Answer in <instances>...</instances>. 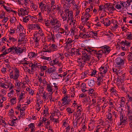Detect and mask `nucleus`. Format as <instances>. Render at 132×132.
I'll use <instances>...</instances> for the list:
<instances>
[{
  "mask_svg": "<svg viewBox=\"0 0 132 132\" xmlns=\"http://www.w3.org/2000/svg\"><path fill=\"white\" fill-rule=\"evenodd\" d=\"M92 47L85 48L82 51V58L80 59L77 61L78 65L80 67L81 70L84 67L87 61H89L91 58L90 55L92 53Z\"/></svg>",
  "mask_w": 132,
  "mask_h": 132,
  "instance_id": "f257e3e1",
  "label": "nucleus"
},
{
  "mask_svg": "<svg viewBox=\"0 0 132 132\" xmlns=\"http://www.w3.org/2000/svg\"><path fill=\"white\" fill-rule=\"evenodd\" d=\"M44 24L45 25L48 27H49L50 24L54 30H57L61 26V23L57 18H52L50 20L45 19L44 20Z\"/></svg>",
  "mask_w": 132,
  "mask_h": 132,
  "instance_id": "f03ea898",
  "label": "nucleus"
},
{
  "mask_svg": "<svg viewBox=\"0 0 132 132\" xmlns=\"http://www.w3.org/2000/svg\"><path fill=\"white\" fill-rule=\"evenodd\" d=\"M58 50L57 46L54 44H52L51 45H47L46 43H45L43 45L42 49L43 51L44 52L51 53L56 51Z\"/></svg>",
  "mask_w": 132,
  "mask_h": 132,
  "instance_id": "7ed1b4c3",
  "label": "nucleus"
},
{
  "mask_svg": "<svg viewBox=\"0 0 132 132\" xmlns=\"http://www.w3.org/2000/svg\"><path fill=\"white\" fill-rule=\"evenodd\" d=\"M14 74H13V71H11L9 74L10 78L11 79H13L16 80L18 79L20 76V71L17 68H15L14 69Z\"/></svg>",
  "mask_w": 132,
  "mask_h": 132,
  "instance_id": "20e7f679",
  "label": "nucleus"
},
{
  "mask_svg": "<svg viewBox=\"0 0 132 132\" xmlns=\"http://www.w3.org/2000/svg\"><path fill=\"white\" fill-rule=\"evenodd\" d=\"M18 14L19 16H25L28 14L29 12L28 7H24V8H20L18 10Z\"/></svg>",
  "mask_w": 132,
  "mask_h": 132,
  "instance_id": "39448f33",
  "label": "nucleus"
},
{
  "mask_svg": "<svg viewBox=\"0 0 132 132\" xmlns=\"http://www.w3.org/2000/svg\"><path fill=\"white\" fill-rule=\"evenodd\" d=\"M105 79H103V75H98L96 82L97 86L102 85L103 84L105 83Z\"/></svg>",
  "mask_w": 132,
  "mask_h": 132,
  "instance_id": "423d86ee",
  "label": "nucleus"
},
{
  "mask_svg": "<svg viewBox=\"0 0 132 132\" xmlns=\"http://www.w3.org/2000/svg\"><path fill=\"white\" fill-rule=\"evenodd\" d=\"M26 49L20 47L14 46V53L17 55H20L22 54L23 52H26Z\"/></svg>",
  "mask_w": 132,
  "mask_h": 132,
  "instance_id": "0eeeda50",
  "label": "nucleus"
},
{
  "mask_svg": "<svg viewBox=\"0 0 132 132\" xmlns=\"http://www.w3.org/2000/svg\"><path fill=\"white\" fill-rule=\"evenodd\" d=\"M28 30L30 32L32 30H35L37 29H40V26L38 24H28L27 26Z\"/></svg>",
  "mask_w": 132,
  "mask_h": 132,
  "instance_id": "6e6552de",
  "label": "nucleus"
},
{
  "mask_svg": "<svg viewBox=\"0 0 132 132\" xmlns=\"http://www.w3.org/2000/svg\"><path fill=\"white\" fill-rule=\"evenodd\" d=\"M68 10H66L65 13V14L68 18L67 22L68 23L69 22L70 20H72V19H73V13L72 11L71 10L69 11Z\"/></svg>",
  "mask_w": 132,
  "mask_h": 132,
  "instance_id": "1a4fd4ad",
  "label": "nucleus"
},
{
  "mask_svg": "<svg viewBox=\"0 0 132 132\" xmlns=\"http://www.w3.org/2000/svg\"><path fill=\"white\" fill-rule=\"evenodd\" d=\"M109 68L108 65L107 64L103 66H102L100 68V73L101 75L105 74L107 72Z\"/></svg>",
  "mask_w": 132,
  "mask_h": 132,
  "instance_id": "9d476101",
  "label": "nucleus"
},
{
  "mask_svg": "<svg viewBox=\"0 0 132 132\" xmlns=\"http://www.w3.org/2000/svg\"><path fill=\"white\" fill-rule=\"evenodd\" d=\"M92 53H93L95 54L96 55L98 59H99L102 56L103 54L104 53L103 50H100L98 51L95 50L92 47Z\"/></svg>",
  "mask_w": 132,
  "mask_h": 132,
  "instance_id": "9b49d317",
  "label": "nucleus"
},
{
  "mask_svg": "<svg viewBox=\"0 0 132 132\" xmlns=\"http://www.w3.org/2000/svg\"><path fill=\"white\" fill-rule=\"evenodd\" d=\"M89 11L88 9H86L85 10V12L83 18H82V16L81 17V20H84V21L85 22H86L89 20V18L90 16V12Z\"/></svg>",
  "mask_w": 132,
  "mask_h": 132,
  "instance_id": "f8f14e48",
  "label": "nucleus"
},
{
  "mask_svg": "<svg viewBox=\"0 0 132 132\" xmlns=\"http://www.w3.org/2000/svg\"><path fill=\"white\" fill-rule=\"evenodd\" d=\"M65 41L66 42L65 44L66 45L65 46V48L67 49L71 48L72 46L71 43L73 41L72 39L70 38H66L65 39Z\"/></svg>",
  "mask_w": 132,
  "mask_h": 132,
  "instance_id": "ddd939ff",
  "label": "nucleus"
},
{
  "mask_svg": "<svg viewBox=\"0 0 132 132\" xmlns=\"http://www.w3.org/2000/svg\"><path fill=\"white\" fill-rule=\"evenodd\" d=\"M120 120L119 125H123L127 122L126 121L127 118L124 116L121 112H120Z\"/></svg>",
  "mask_w": 132,
  "mask_h": 132,
  "instance_id": "4468645a",
  "label": "nucleus"
},
{
  "mask_svg": "<svg viewBox=\"0 0 132 132\" xmlns=\"http://www.w3.org/2000/svg\"><path fill=\"white\" fill-rule=\"evenodd\" d=\"M115 62L117 65H119L118 67L120 68L121 65H123L125 63V60L123 59L120 57H117L115 60Z\"/></svg>",
  "mask_w": 132,
  "mask_h": 132,
  "instance_id": "2eb2a0df",
  "label": "nucleus"
},
{
  "mask_svg": "<svg viewBox=\"0 0 132 132\" xmlns=\"http://www.w3.org/2000/svg\"><path fill=\"white\" fill-rule=\"evenodd\" d=\"M38 4L39 5V7L40 10L43 12H44L47 6L48 5L45 4L44 3V2L42 1L40 2H38Z\"/></svg>",
  "mask_w": 132,
  "mask_h": 132,
  "instance_id": "dca6fc26",
  "label": "nucleus"
},
{
  "mask_svg": "<svg viewBox=\"0 0 132 132\" xmlns=\"http://www.w3.org/2000/svg\"><path fill=\"white\" fill-rule=\"evenodd\" d=\"M40 64L37 62H34V63H31L29 64L30 67H31V72H34V70L35 69L37 68H39Z\"/></svg>",
  "mask_w": 132,
  "mask_h": 132,
  "instance_id": "f3484780",
  "label": "nucleus"
},
{
  "mask_svg": "<svg viewBox=\"0 0 132 132\" xmlns=\"http://www.w3.org/2000/svg\"><path fill=\"white\" fill-rule=\"evenodd\" d=\"M53 94L52 93H46L44 92L43 93L42 97L44 101H46L48 100V98L51 96H52Z\"/></svg>",
  "mask_w": 132,
  "mask_h": 132,
  "instance_id": "a211bd4d",
  "label": "nucleus"
},
{
  "mask_svg": "<svg viewBox=\"0 0 132 132\" xmlns=\"http://www.w3.org/2000/svg\"><path fill=\"white\" fill-rule=\"evenodd\" d=\"M46 86V89L47 91L49 92L52 93L53 94V86L51 85V83L50 82L48 84H47Z\"/></svg>",
  "mask_w": 132,
  "mask_h": 132,
  "instance_id": "6ab92c4d",
  "label": "nucleus"
},
{
  "mask_svg": "<svg viewBox=\"0 0 132 132\" xmlns=\"http://www.w3.org/2000/svg\"><path fill=\"white\" fill-rule=\"evenodd\" d=\"M101 47L102 49H104L103 51L104 52V53L106 54L109 53L110 51L111 50L110 47L106 45L102 46Z\"/></svg>",
  "mask_w": 132,
  "mask_h": 132,
  "instance_id": "aec40b11",
  "label": "nucleus"
},
{
  "mask_svg": "<svg viewBox=\"0 0 132 132\" xmlns=\"http://www.w3.org/2000/svg\"><path fill=\"white\" fill-rule=\"evenodd\" d=\"M37 29L38 30V31L36 34V36H38L39 37H40V38H43V37H44V32L42 29L40 27V29Z\"/></svg>",
  "mask_w": 132,
  "mask_h": 132,
  "instance_id": "412c9836",
  "label": "nucleus"
},
{
  "mask_svg": "<svg viewBox=\"0 0 132 132\" xmlns=\"http://www.w3.org/2000/svg\"><path fill=\"white\" fill-rule=\"evenodd\" d=\"M88 38L89 37L93 38L94 36H97V33L93 31H90L87 32Z\"/></svg>",
  "mask_w": 132,
  "mask_h": 132,
  "instance_id": "4be33fe9",
  "label": "nucleus"
},
{
  "mask_svg": "<svg viewBox=\"0 0 132 132\" xmlns=\"http://www.w3.org/2000/svg\"><path fill=\"white\" fill-rule=\"evenodd\" d=\"M68 97L67 96H65L62 99V106L64 105H67L69 104V100H68Z\"/></svg>",
  "mask_w": 132,
  "mask_h": 132,
  "instance_id": "5701e85b",
  "label": "nucleus"
},
{
  "mask_svg": "<svg viewBox=\"0 0 132 132\" xmlns=\"http://www.w3.org/2000/svg\"><path fill=\"white\" fill-rule=\"evenodd\" d=\"M80 87L81 90L82 92H85L87 91V88L86 87V85L85 83L84 82L82 83Z\"/></svg>",
  "mask_w": 132,
  "mask_h": 132,
  "instance_id": "b1692460",
  "label": "nucleus"
},
{
  "mask_svg": "<svg viewBox=\"0 0 132 132\" xmlns=\"http://www.w3.org/2000/svg\"><path fill=\"white\" fill-rule=\"evenodd\" d=\"M38 54L37 53L31 52L28 53V56L30 59L35 58L37 56Z\"/></svg>",
  "mask_w": 132,
  "mask_h": 132,
  "instance_id": "393cba45",
  "label": "nucleus"
},
{
  "mask_svg": "<svg viewBox=\"0 0 132 132\" xmlns=\"http://www.w3.org/2000/svg\"><path fill=\"white\" fill-rule=\"evenodd\" d=\"M120 98L121 100L120 101V104H119L120 105L119 107L120 108L124 107L126 103L125 99L124 97H121Z\"/></svg>",
  "mask_w": 132,
  "mask_h": 132,
  "instance_id": "a878e982",
  "label": "nucleus"
},
{
  "mask_svg": "<svg viewBox=\"0 0 132 132\" xmlns=\"http://www.w3.org/2000/svg\"><path fill=\"white\" fill-rule=\"evenodd\" d=\"M48 39L52 40L53 42H55V37L53 33H52L51 32L48 34Z\"/></svg>",
  "mask_w": 132,
  "mask_h": 132,
  "instance_id": "bb28decb",
  "label": "nucleus"
},
{
  "mask_svg": "<svg viewBox=\"0 0 132 132\" xmlns=\"http://www.w3.org/2000/svg\"><path fill=\"white\" fill-rule=\"evenodd\" d=\"M25 95V94L23 93V92H21L20 95L18 96V100L19 102H23V99L24 97V96Z\"/></svg>",
  "mask_w": 132,
  "mask_h": 132,
  "instance_id": "cd10ccee",
  "label": "nucleus"
},
{
  "mask_svg": "<svg viewBox=\"0 0 132 132\" xmlns=\"http://www.w3.org/2000/svg\"><path fill=\"white\" fill-rule=\"evenodd\" d=\"M107 119H108L110 121L111 123L112 122V114L110 112H108V114L106 115Z\"/></svg>",
  "mask_w": 132,
  "mask_h": 132,
  "instance_id": "c85d7f7f",
  "label": "nucleus"
},
{
  "mask_svg": "<svg viewBox=\"0 0 132 132\" xmlns=\"http://www.w3.org/2000/svg\"><path fill=\"white\" fill-rule=\"evenodd\" d=\"M79 122V119H76L73 121V125L74 128H77L80 125V123Z\"/></svg>",
  "mask_w": 132,
  "mask_h": 132,
  "instance_id": "c756f323",
  "label": "nucleus"
},
{
  "mask_svg": "<svg viewBox=\"0 0 132 132\" xmlns=\"http://www.w3.org/2000/svg\"><path fill=\"white\" fill-rule=\"evenodd\" d=\"M56 71V68L54 66L52 67H50L47 69V72L50 74L53 73Z\"/></svg>",
  "mask_w": 132,
  "mask_h": 132,
  "instance_id": "7c9ffc66",
  "label": "nucleus"
},
{
  "mask_svg": "<svg viewBox=\"0 0 132 132\" xmlns=\"http://www.w3.org/2000/svg\"><path fill=\"white\" fill-rule=\"evenodd\" d=\"M30 7L31 9H32L36 11L37 10L38 6V4L36 3L35 4L33 3H32L30 5Z\"/></svg>",
  "mask_w": 132,
  "mask_h": 132,
  "instance_id": "2f4dec72",
  "label": "nucleus"
},
{
  "mask_svg": "<svg viewBox=\"0 0 132 132\" xmlns=\"http://www.w3.org/2000/svg\"><path fill=\"white\" fill-rule=\"evenodd\" d=\"M109 18H106L105 19L104 23H103L105 26L107 27L109 26L111 24V21L109 19Z\"/></svg>",
  "mask_w": 132,
  "mask_h": 132,
  "instance_id": "473e14b6",
  "label": "nucleus"
},
{
  "mask_svg": "<svg viewBox=\"0 0 132 132\" xmlns=\"http://www.w3.org/2000/svg\"><path fill=\"white\" fill-rule=\"evenodd\" d=\"M41 38L40 37H38V36H35L34 39V43L35 44V45L38 46L39 45L38 42Z\"/></svg>",
  "mask_w": 132,
  "mask_h": 132,
  "instance_id": "72a5a7b5",
  "label": "nucleus"
},
{
  "mask_svg": "<svg viewBox=\"0 0 132 132\" xmlns=\"http://www.w3.org/2000/svg\"><path fill=\"white\" fill-rule=\"evenodd\" d=\"M84 33L83 32H80L79 33V36H80V37L82 38H88L87 33H86V34H84Z\"/></svg>",
  "mask_w": 132,
  "mask_h": 132,
  "instance_id": "f704fd0d",
  "label": "nucleus"
},
{
  "mask_svg": "<svg viewBox=\"0 0 132 132\" xmlns=\"http://www.w3.org/2000/svg\"><path fill=\"white\" fill-rule=\"evenodd\" d=\"M39 68H40L42 72L45 71L46 72H47L46 70L47 69V67L46 66L44 65H40Z\"/></svg>",
  "mask_w": 132,
  "mask_h": 132,
  "instance_id": "c9c22d12",
  "label": "nucleus"
},
{
  "mask_svg": "<svg viewBox=\"0 0 132 132\" xmlns=\"http://www.w3.org/2000/svg\"><path fill=\"white\" fill-rule=\"evenodd\" d=\"M88 83L89 86L92 87L94 86L95 81L94 80H90L88 81Z\"/></svg>",
  "mask_w": 132,
  "mask_h": 132,
  "instance_id": "e433bc0d",
  "label": "nucleus"
},
{
  "mask_svg": "<svg viewBox=\"0 0 132 132\" xmlns=\"http://www.w3.org/2000/svg\"><path fill=\"white\" fill-rule=\"evenodd\" d=\"M76 21L74 20L73 19H72V20H70L69 22V24L70 25H73V26L72 28H75L76 26L77 25L76 23Z\"/></svg>",
  "mask_w": 132,
  "mask_h": 132,
  "instance_id": "4c0bfd02",
  "label": "nucleus"
},
{
  "mask_svg": "<svg viewBox=\"0 0 132 132\" xmlns=\"http://www.w3.org/2000/svg\"><path fill=\"white\" fill-rule=\"evenodd\" d=\"M26 35H22L21 34H19V37L18 40V42H21L23 41L24 40V37Z\"/></svg>",
  "mask_w": 132,
  "mask_h": 132,
  "instance_id": "58836bf2",
  "label": "nucleus"
},
{
  "mask_svg": "<svg viewBox=\"0 0 132 132\" xmlns=\"http://www.w3.org/2000/svg\"><path fill=\"white\" fill-rule=\"evenodd\" d=\"M60 16L63 20V22L65 23V21H66L67 20L68 18L67 17L65 14L63 15L62 14H61Z\"/></svg>",
  "mask_w": 132,
  "mask_h": 132,
  "instance_id": "ea45409f",
  "label": "nucleus"
},
{
  "mask_svg": "<svg viewBox=\"0 0 132 132\" xmlns=\"http://www.w3.org/2000/svg\"><path fill=\"white\" fill-rule=\"evenodd\" d=\"M110 127L109 126L108 127L105 126V127H101V129H102V132H108L109 131V129Z\"/></svg>",
  "mask_w": 132,
  "mask_h": 132,
  "instance_id": "a19ab883",
  "label": "nucleus"
},
{
  "mask_svg": "<svg viewBox=\"0 0 132 132\" xmlns=\"http://www.w3.org/2000/svg\"><path fill=\"white\" fill-rule=\"evenodd\" d=\"M40 56V59L50 61L51 60V57H47L46 56L42 55H41Z\"/></svg>",
  "mask_w": 132,
  "mask_h": 132,
  "instance_id": "79ce46f5",
  "label": "nucleus"
},
{
  "mask_svg": "<svg viewBox=\"0 0 132 132\" xmlns=\"http://www.w3.org/2000/svg\"><path fill=\"white\" fill-rule=\"evenodd\" d=\"M64 30L65 31V35H68V32H69V28L68 25L65 24L64 26Z\"/></svg>",
  "mask_w": 132,
  "mask_h": 132,
  "instance_id": "37998d69",
  "label": "nucleus"
},
{
  "mask_svg": "<svg viewBox=\"0 0 132 132\" xmlns=\"http://www.w3.org/2000/svg\"><path fill=\"white\" fill-rule=\"evenodd\" d=\"M79 1H78V3L77 4L74 5V7H73L74 10H75L81 9L80 6L79 4Z\"/></svg>",
  "mask_w": 132,
  "mask_h": 132,
  "instance_id": "c03bdc74",
  "label": "nucleus"
},
{
  "mask_svg": "<svg viewBox=\"0 0 132 132\" xmlns=\"http://www.w3.org/2000/svg\"><path fill=\"white\" fill-rule=\"evenodd\" d=\"M71 32L73 35H75L77 31V29L75 28H72L71 29Z\"/></svg>",
  "mask_w": 132,
  "mask_h": 132,
  "instance_id": "a18cd8bd",
  "label": "nucleus"
},
{
  "mask_svg": "<svg viewBox=\"0 0 132 132\" xmlns=\"http://www.w3.org/2000/svg\"><path fill=\"white\" fill-rule=\"evenodd\" d=\"M16 97H13L10 99V102L12 105H13L16 103Z\"/></svg>",
  "mask_w": 132,
  "mask_h": 132,
  "instance_id": "49530a36",
  "label": "nucleus"
},
{
  "mask_svg": "<svg viewBox=\"0 0 132 132\" xmlns=\"http://www.w3.org/2000/svg\"><path fill=\"white\" fill-rule=\"evenodd\" d=\"M116 10V9L114 8V6L112 5H110L108 10L109 11L110 13L112 12L113 11Z\"/></svg>",
  "mask_w": 132,
  "mask_h": 132,
  "instance_id": "de8ad7c7",
  "label": "nucleus"
},
{
  "mask_svg": "<svg viewBox=\"0 0 132 132\" xmlns=\"http://www.w3.org/2000/svg\"><path fill=\"white\" fill-rule=\"evenodd\" d=\"M45 11L47 12V14L50 15L51 12V9H50V6L48 5L47 6V8L46 9Z\"/></svg>",
  "mask_w": 132,
  "mask_h": 132,
  "instance_id": "09e8293b",
  "label": "nucleus"
},
{
  "mask_svg": "<svg viewBox=\"0 0 132 132\" xmlns=\"http://www.w3.org/2000/svg\"><path fill=\"white\" fill-rule=\"evenodd\" d=\"M51 77L53 79H59V75L57 73H53L52 74H51Z\"/></svg>",
  "mask_w": 132,
  "mask_h": 132,
  "instance_id": "8fccbe9b",
  "label": "nucleus"
},
{
  "mask_svg": "<svg viewBox=\"0 0 132 132\" xmlns=\"http://www.w3.org/2000/svg\"><path fill=\"white\" fill-rule=\"evenodd\" d=\"M88 94L89 95H91L92 94L95 92L93 88H90L88 90Z\"/></svg>",
  "mask_w": 132,
  "mask_h": 132,
  "instance_id": "3c124183",
  "label": "nucleus"
},
{
  "mask_svg": "<svg viewBox=\"0 0 132 132\" xmlns=\"http://www.w3.org/2000/svg\"><path fill=\"white\" fill-rule=\"evenodd\" d=\"M27 58H24L23 59H22L21 61H19V63L20 64H23L26 62H28V61H27Z\"/></svg>",
  "mask_w": 132,
  "mask_h": 132,
  "instance_id": "603ef678",
  "label": "nucleus"
},
{
  "mask_svg": "<svg viewBox=\"0 0 132 132\" xmlns=\"http://www.w3.org/2000/svg\"><path fill=\"white\" fill-rule=\"evenodd\" d=\"M17 79L15 81V86L17 87L18 88H19L20 86V83H21V82H20V81Z\"/></svg>",
  "mask_w": 132,
  "mask_h": 132,
  "instance_id": "864d4df0",
  "label": "nucleus"
},
{
  "mask_svg": "<svg viewBox=\"0 0 132 132\" xmlns=\"http://www.w3.org/2000/svg\"><path fill=\"white\" fill-rule=\"evenodd\" d=\"M56 56H58L59 58H60L61 60H63L64 58L63 53H58L56 54Z\"/></svg>",
  "mask_w": 132,
  "mask_h": 132,
  "instance_id": "5fc2aeb1",
  "label": "nucleus"
},
{
  "mask_svg": "<svg viewBox=\"0 0 132 132\" xmlns=\"http://www.w3.org/2000/svg\"><path fill=\"white\" fill-rule=\"evenodd\" d=\"M16 40L17 39H15L13 37H10L9 38V39L7 40V42H8L9 43L11 42H14L16 41Z\"/></svg>",
  "mask_w": 132,
  "mask_h": 132,
  "instance_id": "6e6d98bb",
  "label": "nucleus"
},
{
  "mask_svg": "<svg viewBox=\"0 0 132 132\" xmlns=\"http://www.w3.org/2000/svg\"><path fill=\"white\" fill-rule=\"evenodd\" d=\"M14 46L10 47L7 50L8 53H9L11 52H12L14 53Z\"/></svg>",
  "mask_w": 132,
  "mask_h": 132,
  "instance_id": "4d7b16f0",
  "label": "nucleus"
},
{
  "mask_svg": "<svg viewBox=\"0 0 132 132\" xmlns=\"http://www.w3.org/2000/svg\"><path fill=\"white\" fill-rule=\"evenodd\" d=\"M73 51L75 52V53L76 55L78 56L80 55L81 54L79 52V49L75 48H73Z\"/></svg>",
  "mask_w": 132,
  "mask_h": 132,
  "instance_id": "13d9d810",
  "label": "nucleus"
},
{
  "mask_svg": "<svg viewBox=\"0 0 132 132\" xmlns=\"http://www.w3.org/2000/svg\"><path fill=\"white\" fill-rule=\"evenodd\" d=\"M78 28H79L80 31H82L83 32L86 33V29L83 26L81 25H79Z\"/></svg>",
  "mask_w": 132,
  "mask_h": 132,
  "instance_id": "bf43d9fd",
  "label": "nucleus"
},
{
  "mask_svg": "<svg viewBox=\"0 0 132 132\" xmlns=\"http://www.w3.org/2000/svg\"><path fill=\"white\" fill-rule=\"evenodd\" d=\"M89 71L88 70H86L85 71H84L83 73H83L84 75V77H88L89 75H90V73H89Z\"/></svg>",
  "mask_w": 132,
  "mask_h": 132,
  "instance_id": "052dcab7",
  "label": "nucleus"
},
{
  "mask_svg": "<svg viewBox=\"0 0 132 132\" xmlns=\"http://www.w3.org/2000/svg\"><path fill=\"white\" fill-rule=\"evenodd\" d=\"M104 5H101L99 6V10L100 11H106V10H105Z\"/></svg>",
  "mask_w": 132,
  "mask_h": 132,
  "instance_id": "680f3d73",
  "label": "nucleus"
},
{
  "mask_svg": "<svg viewBox=\"0 0 132 132\" xmlns=\"http://www.w3.org/2000/svg\"><path fill=\"white\" fill-rule=\"evenodd\" d=\"M91 73H90V75L91 76H94L97 73V71L95 70L92 69L91 70Z\"/></svg>",
  "mask_w": 132,
  "mask_h": 132,
  "instance_id": "e2e57ef3",
  "label": "nucleus"
},
{
  "mask_svg": "<svg viewBox=\"0 0 132 132\" xmlns=\"http://www.w3.org/2000/svg\"><path fill=\"white\" fill-rule=\"evenodd\" d=\"M22 20L24 22H27L29 20L28 15L23 17V18Z\"/></svg>",
  "mask_w": 132,
  "mask_h": 132,
  "instance_id": "0e129e2a",
  "label": "nucleus"
},
{
  "mask_svg": "<svg viewBox=\"0 0 132 132\" xmlns=\"http://www.w3.org/2000/svg\"><path fill=\"white\" fill-rule=\"evenodd\" d=\"M127 58L128 61L132 60V53H130L127 56Z\"/></svg>",
  "mask_w": 132,
  "mask_h": 132,
  "instance_id": "69168bd1",
  "label": "nucleus"
},
{
  "mask_svg": "<svg viewBox=\"0 0 132 132\" xmlns=\"http://www.w3.org/2000/svg\"><path fill=\"white\" fill-rule=\"evenodd\" d=\"M29 128L31 129L35 128V124L34 123H31L28 126Z\"/></svg>",
  "mask_w": 132,
  "mask_h": 132,
  "instance_id": "338daca9",
  "label": "nucleus"
},
{
  "mask_svg": "<svg viewBox=\"0 0 132 132\" xmlns=\"http://www.w3.org/2000/svg\"><path fill=\"white\" fill-rule=\"evenodd\" d=\"M101 126L98 125L96 128V132H102Z\"/></svg>",
  "mask_w": 132,
  "mask_h": 132,
  "instance_id": "774afa93",
  "label": "nucleus"
}]
</instances>
